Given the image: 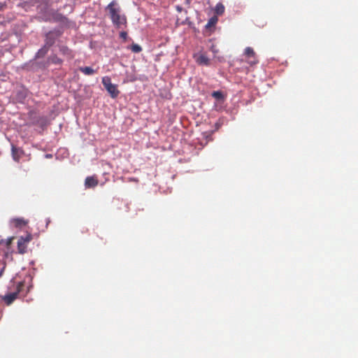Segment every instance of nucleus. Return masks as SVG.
I'll use <instances>...</instances> for the list:
<instances>
[{"mask_svg":"<svg viewBox=\"0 0 358 358\" xmlns=\"http://www.w3.org/2000/svg\"><path fill=\"white\" fill-rule=\"evenodd\" d=\"M113 24L117 28L127 24V17L121 13V8L116 1H112L106 7Z\"/></svg>","mask_w":358,"mask_h":358,"instance_id":"f257e3e1","label":"nucleus"},{"mask_svg":"<svg viewBox=\"0 0 358 358\" xmlns=\"http://www.w3.org/2000/svg\"><path fill=\"white\" fill-rule=\"evenodd\" d=\"M102 84L113 99L118 96L120 91L117 90V85L111 83L110 78L108 76L103 77Z\"/></svg>","mask_w":358,"mask_h":358,"instance_id":"f03ea898","label":"nucleus"},{"mask_svg":"<svg viewBox=\"0 0 358 358\" xmlns=\"http://www.w3.org/2000/svg\"><path fill=\"white\" fill-rule=\"evenodd\" d=\"M24 287V282H20L16 286V290L12 293L7 294L2 296L3 301L8 306L10 305L17 297L19 293L22 291Z\"/></svg>","mask_w":358,"mask_h":358,"instance_id":"7ed1b4c3","label":"nucleus"},{"mask_svg":"<svg viewBox=\"0 0 358 358\" xmlns=\"http://www.w3.org/2000/svg\"><path fill=\"white\" fill-rule=\"evenodd\" d=\"M32 240V236L30 234L25 236H21L17 241V250L20 254H24L27 252V245Z\"/></svg>","mask_w":358,"mask_h":358,"instance_id":"20e7f679","label":"nucleus"},{"mask_svg":"<svg viewBox=\"0 0 358 358\" xmlns=\"http://www.w3.org/2000/svg\"><path fill=\"white\" fill-rule=\"evenodd\" d=\"M244 54L248 57V63L250 65L253 66L259 62L258 59H257L256 54L252 48L247 47L245 49Z\"/></svg>","mask_w":358,"mask_h":358,"instance_id":"39448f33","label":"nucleus"},{"mask_svg":"<svg viewBox=\"0 0 358 358\" xmlns=\"http://www.w3.org/2000/svg\"><path fill=\"white\" fill-rule=\"evenodd\" d=\"M28 224V220H24L22 217L13 218L10 220V224L18 229H22Z\"/></svg>","mask_w":358,"mask_h":358,"instance_id":"423d86ee","label":"nucleus"},{"mask_svg":"<svg viewBox=\"0 0 358 358\" xmlns=\"http://www.w3.org/2000/svg\"><path fill=\"white\" fill-rule=\"evenodd\" d=\"M12 157L14 161L19 162L22 156L24 155V151L14 145L11 146Z\"/></svg>","mask_w":358,"mask_h":358,"instance_id":"0eeeda50","label":"nucleus"},{"mask_svg":"<svg viewBox=\"0 0 358 358\" xmlns=\"http://www.w3.org/2000/svg\"><path fill=\"white\" fill-rule=\"evenodd\" d=\"M98 179L95 176H88L85 180V186L86 188H94L98 185Z\"/></svg>","mask_w":358,"mask_h":358,"instance_id":"6e6552de","label":"nucleus"},{"mask_svg":"<svg viewBox=\"0 0 358 358\" xmlns=\"http://www.w3.org/2000/svg\"><path fill=\"white\" fill-rule=\"evenodd\" d=\"M53 41H47L46 44L41 48L36 53V57L40 58L44 57L48 52L49 48L52 45Z\"/></svg>","mask_w":358,"mask_h":358,"instance_id":"1a4fd4ad","label":"nucleus"},{"mask_svg":"<svg viewBox=\"0 0 358 358\" xmlns=\"http://www.w3.org/2000/svg\"><path fill=\"white\" fill-rule=\"evenodd\" d=\"M59 51L63 55L66 56L69 59H71L74 57L72 53V51L65 45L59 46Z\"/></svg>","mask_w":358,"mask_h":358,"instance_id":"9d476101","label":"nucleus"},{"mask_svg":"<svg viewBox=\"0 0 358 358\" xmlns=\"http://www.w3.org/2000/svg\"><path fill=\"white\" fill-rule=\"evenodd\" d=\"M196 62L199 65H205V66H209L210 65V59H209V58L206 55H205L203 54H201V55H199L196 58Z\"/></svg>","mask_w":358,"mask_h":358,"instance_id":"9b49d317","label":"nucleus"},{"mask_svg":"<svg viewBox=\"0 0 358 358\" xmlns=\"http://www.w3.org/2000/svg\"><path fill=\"white\" fill-rule=\"evenodd\" d=\"M79 70L85 75L90 76L94 74L96 71L90 66L80 67Z\"/></svg>","mask_w":358,"mask_h":358,"instance_id":"f8f14e48","label":"nucleus"},{"mask_svg":"<svg viewBox=\"0 0 358 358\" xmlns=\"http://www.w3.org/2000/svg\"><path fill=\"white\" fill-rule=\"evenodd\" d=\"M224 5L222 3H218L215 6V13L218 15H221L224 13Z\"/></svg>","mask_w":358,"mask_h":358,"instance_id":"ddd939ff","label":"nucleus"},{"mask_svg":"<svg viewBox=\"0 0 358 358\" xmlns=\"http://www.w3.org/2000/svg\"><path fill=\"white\" fill-rule=\"evenodd\" d=\"M212 96L216 99L217 100H224V97L221 91H214L212 93Z\"/></svg>","mask_w":358,"mask_h":358,"instance_id":"4468645a","label":"nucleus"},{"mask_svg":"<svg viewBox=\"0 0 358 358\" xmlns=\"http://www.w3.org/2000/svg\"><path fill=\"white\" fill-rule=\"evenodd\" d=\"M129 48L135 53H138L142 51V48L136 43H133Z\"/></svg>","mask_w":358,"mask_h":358,"instance_id":"2eb2a0df","label":"nucleus"},{"mask_svg":"<svg viewBox=\"0 0 358 358\" xmlns=\"http://www.w3.org/2000/svg\"><path fill=\"white\" fill-rule=\"evenodd\" d=\"M50 59L51 62L55 64H61L62 63V60L60 58H59L57 55L52 56Z\"/></svg>","mask_w":358,"mask_h":358,"instance_id":"dca6fc26","label":"nucleus"},{"mask_svg":"<svg viewBox=\"0 0 358 358\" xmlns=\"http://www.w3.org/2000/svg\"><path fill=\"white\" fill-rule=\"evenodd\" d=\"M217 22V19L216 17H211L209 21L206 24V27H210L212 26H214Z\"/></svg>","mask_w":358,"mask_h":358,"instance_id":"f3484780","label":"nucleus"},{"mask_svg":"<svg viewBox=\"0 0 358 358\" xmlns=\"http://www.w3.org/2000/svg\"><path fill=\"white\" fill-rule=\"evenodd\" d=\"M120 36L121 38H122L124 40V41H126L128 38V35L126 31H121L120 33Z\"/></svg>","mask_w":358,"mask_h":358,"instance_id":"a211bd4d","label":"nucleus"},{"mask_svg":"<svg viewBox=\"0 0 358 358\" xmlns=\"http://www.w3.org/2000/svg\"><path fill=\"white\" fill-rule=\"evenodd\" d=\"M129 181H137V180L134 179V178H130L129 179Z\"/></svg>","mask_w":358,"mask_h":358,"instance_id":"6ab92c4d","label":"nucleus"},{"mask_svg":"<svg viewBox=\"0 0 358 358\" xmlns=\"http://www.w3.org/2000/svg\"><path fill=\"white\" fill-rule=\"evenodd\" d=\"M4 269V268H3V269L1 270V271L0 272V276L2 274V272H3V270Z\"/></svg>","mask_w":358,"mask_h":358,"instance_id":"aec40b11","label":"nucleus"}]
</instances>
